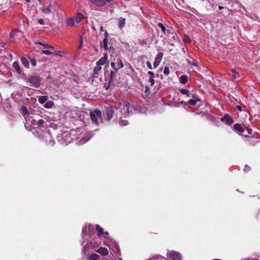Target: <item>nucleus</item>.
<instances>
[{"mask_svg": "<svg viewBox=\"0 0 260 260\" xmlns=\"http://www.w3.org/2000/svg\"><path fill=\"white\" fill-rule=\"evenodd\" d=\"M28 82L30 84V86L37 88L40 85L41 79L39 76H31L28 79Z\"/></svg>", "mask_w": 260, "mask_h": 260, "instance_id": "6", "label": "nucleus"}, {"mask_svg": "<svg viewBox=\"0 0 260 260\" xmlns=\"http://www.w3.org/2000/svg\"><path fill=\"white\" fill-rule=\"evenodd\" d=\"M111 241L112 243H114L115 242V241H113L112 239L111 240Z\"/></svg>", "mask_w": 260, "mask_h": 260, "instance_id": "56", "label": "nucleus"}, {"mask_svg": "<svg viewBox=\"0 0 260 260\" xmlns=\"http://www.w3.org/2000/svg\"><path fill=\"white\" fill-rule=\"evenodd\" d=\"M50 49V50H42V53H44L46 55H50V54H53L55 55H59V53H60V51H52Z\"/></svg>", "mask_w": 260, "mask_h": 260, "instance_id": "21", "label": "nucleus"}, {"mask_svg": "<svg viewBox=\"0 0 260 260\" xmlns=\"http://www.w3.org/2000/svg\"><path fill=\"white\" fill-rule=\"evenodd\" d=\"M221 120L228 125H231L234 120L232 117L229 114H225L223 117L221 118Z\"/></svg>", "mask_w": 260, "mask_h": 260, "instance_id": "15", "label": "nucleus"}, {"mask_svg": "<svg viewBox=\"0 0 260 260\" xmlns=\"http://www.w3.org/2000/svg\"><path fill=\"white\" fill-rule=\"evenodd\" d=\"M167 255L173 260H181L182 257L180 253L173 250L168 252Z\"/></svg>", "mask_w": 260, "mask_h": 260, "instance_id": "11", "label": "nucleus"}, {"mask_svg": "<svg viewBox=\"0 0 260 260\" xmlns=\"http://www.w3.org/2000/svg\"><path fill=\"white\" fill-rule=\"evenodd\" d=\"M117 71L118 70H114L111 71L110 75V82H112V81L115 78Z\"/></svg>", "mask_w": 260, "mask_h": 260, "instance_id": "33", "label": "nucleus"}, {"mask_svg": "<svg viewBox=\"0 0 260 260\" xmlns=\"http://www.w3.org/2000/svg\"><path fill=\"white\" fill-rule=\"evenodd\" d=\"M180 91L182 94L186 95L188 97L190 96L189 91L186 89L181 88L180 89Z\"/></svg>", "mask_w": 260, "mask_h": 260, "instance_id": "34", "label": "nucleus"}, {"mask_svg": "<svg viewBox=\"0 0 260 260\" xmlns=\"http://www.w3.org/2000/svg\"><path fill=\"white\" fill-rule=\"evenodd\" d=\"M149 91H150L149 88L147 86L145 87V92L147 93V92H149Z\"/></svg>", "mask_w": 260, "mask_h": 260, "instance_id": "50", "label": "nucleus"}, {"mask_svg": "<svg viewBox=\"0 0 260 260\" xmlns=\"http://www.w3.org/2000/svg\"><path fill=\"white\" fill-rule=\"evenodd\" d=\"M26 1L27 2H30V0H26Z\"/></svg>", "mask_w": 260, "mask_h": 260, "instance_id": "57", "label": "nucleus"}, {"mask_svg": "<svg viewBox=\"0 0 260 260\" xmlns=\"http://www.w3.org/2000/svg\"><path fill=\"white\" fill-rule=\"evenodd\" d=\"M54 105V102L52 101H46L44 104V107L46 108H51Z\"/></svg>", "mask_w": 260, "mask_h": 260, "instance_id": "32", "label": "nucleus"}, {"mask_svg": "<svg viewBox=\"0 0 260 260\" xmlns=\"http://www.w3.org/2000/svg\"><path fill=\"white\" fill-rule=\"evenodd\" d=\"M116 62L115 61H112L111 63V67L114 70H116V68H117V66H116Z\"/></svg>", "mask_w": 260, "mask_h": 260, "instance_id": "43", "label": "nucleus"}, {"mask_svg": "<svg viewBox=\"0 0 260 260\" xmlns=\"http://www.w3.org/2000/svg\"><path fill=\"white\" fill-rule=\"evenodd\" d=\"M118 109L120 112L123 115V117H126L130 114H133V110L140 112L141 113H145V111L139 109L138 107L135 106L134 104L128 102H126L124 104H120Z\"/></svg>", "mask_w": 260, "mask_h": 260, "instance_id": "1", "label": "nucleus"}, {"mask_svg": "<svg viewBox=\"0 0 260 260\" xmlns=\"http://www.w3.org/2000/svg\"><path fill=\"white\" fill-rule=\"evenodd\" d=\"M146 65L149 69H150V70L152 69V64L149 61H148L146 62Z\"/></svg>", "mask_w": 260, "mask_h": 260, "instance_id": "45", "label": "nucleus"}, {"mask_svg": "<svg viewBox=\"0 0 260 260\" xmlns=\"http://www.w3.org/2000/svg\"><path fill=\"white\" fill-rule=\"evenodd\" d=\"M158 26L160 28L162 32L165 35H168L170 33V30L169 29H166V27L164 25V24L161 23H158Z\"/></svg>", "mask_w": 260, "mask_h": 260, "instance_id": "22", "label": "nucleus"}, {"mask_svg": "<svg viewBox=\"0 0 260 260\" xmlns=\"http://www.w3.org/2000/svg\"><path fill=\"white\" fill-rule=\"evenodd\" d=\"M250 167H249L247 165H245L243 170L245 172H247L250 170Z\"/></svg>", "mask_w": 260, "mask_h": 260, "instance_id": "46", "label": "nucleus"}, {"mask_svg": "<svg viewBox=\"0 0 260 260\" xmlns=\"http://www.w3.org/2000/svg\"><path fill=\"white\" fill-rule=\"evenodd\" d=\"M125 24V19L123 18L120 17L118 19V26L119 28H123Z\"/></svg>", "mask_w": 260, "mask_h": 260, "instance_id": "28", "label": "nucleus"}, {"mask_svg": "<svg viewBox=\"0 0 260 260\" xmlns=\"http://www.w3.org/2000/svg\"><path fill=\"white\" fill-rule=\"evenodd\" d=\"M12 66L18 73H21V71L20 69V67L17 62H14L13 63Z\"/></svg>", "mask_w": 260, "mask_h": 260, "instance_id": "30", "label": "nucleus"}, {"mask_svg": "<svg viewBox=\"0 0 260 260\" xmlns=\"http://www.w3.org/2000/svg\"><path fill=\"white\" fill-rule=\"evenodd\" d=\"M21 61L22 64L26 68H29V61L28 60L24 57H22L21 58Z\"/></svg>", "mask_w": 260, "mask_h": 260, "instance_id": "29", "label": "nucleus"}, {"mask_svg": "<svg viewBox=\"0 0 260 260\" xmlns=\"http://www.w3.org/2000/svg\"><path fill=\"white\" fill-rule=\"evenodd\" d=\"M234 129L239 134H242L244 132V128L239 123H236L233 126Z\"/></svg>", "mask_w": 260, "mask_h": 260, "instance_id": "17", "label": "nucleus"}, {"mask_svg": "<svg viewBox=\"0 0 260 260\" xmlns=\"http://www.w3.org/2000/svg\"><path fill=\"white\" fill-rule=\"evenodd\" d=\"M48 98L47 96H41L39 98L38 101L40 103L43 104L46 103V102L47 101Z\"/></svg>", "mask_w": 260, "mask_h": 260, "instance_id": "35", "label": "nucleus"}, {"mask_svg": "<svg viewBox=\"0 0 260 260\" xmlns=\"http://www.w3.org/2000/svg\"><path fill=\"white\" fill-rule=\"evenodd\" d=\"M82 45H83V39H82V37L81 36H80V44L78 46V49H80L82 47Z\"/></svg>", "mask_w": 260, "mask_h": 260, "instance_id": "42", "label": "nucleus"}, {"mask_svg": "<svg viewBox=\"0 0 260 260\" xmlns=\"http://www.w3.org/2000/svg\"><path fill=\"white\" fill-rule=\"evenodd\" d=\"M180 82L185 84L187 81V77L186 75H182L179 79Z\"/></svg>", "mask_w": 260, "mask_h": 260, "instance_id": "36", "label": "nucleus"}, {"mask_svg": "<svg viewBox=\"0 0 260 260\" xmlns=\"http://www.w3.org/2000/svg\"><path fill=\"white\" fill-rule=\"evenodd\" d=\"M48 122L47 120H45L44 119H39L37 121V124L39 127H45L48 126L47 123Z\"/></svg>", "mask_w": 260, "mask_h": 260, "instance_id": "23", "label": "nucleus"}, {"mask_svg": "<svg viewBox=\"0 0 260 260\" xmlns=\"http://www.w3.org/2000/svg\"><path fill=\"white\" fill-rule=\"evenodd\" d=\"M83 18V15L81 13H78L75 17V21L79 23Z\"/></svg>", "mask_w": 260, "mask_h": 260, "instance_id": "37", "label": "nucleus"}, {"mask_svg": "<svg viewBox=\"0 0 260 260\" xmlns=\"http://www.w3.org/2000/svg\"><path fill=\"white\" fill-rule=\"evenodd\" d=\"M106 113L107 116V119L109 121L112 118L113 115V110H112V108L107 107L106 108Z\"/></svg>", "mask_w": 260, "mask_h": 260, "instance_id": "19", "label": "nucleus"}, {"mask_svg": "<svg viewBox=\"0 0 260 260\" xmlns=\"http://www.w3.org/2000/svg\"><path fill=\"white\" fill-rule=\"evenodd\" d=\"M120 125L125 126L128 124V121L125 119H122V117H120Z\"/></svg>", "mask_w": 260, "mask_h": 260, "instance_id": "40", "label": "nucleus"}, {"mask_svg": "<svg viewBox=\"0 0 260 260\" xmlns=\"http://www.w3.org/2000/svg\"><path fill=\"white\" fill-rule=\"evenodd\" d=\"M149 82L151 83V85L153 86L154 84V81L153 78L149 77L148 79Z\"/></svg>", "mask_w": 260, "mask_h": 260, "instance_id": "44", "label": "nucleus"}, {"mask_svg": "<svg viewBox=\"0 0 260 260\" xmlns=\"http://www.w3.org/2000/svg\"><path fill=\"white\" fill-rule=\"evenodd\" d=\"M98 246L99 244L97 243H93L90 240L87 241L86 245L83 247V253L85 254L90 249H93L94 248H96Z\"/></svg>", "mask_w": 260, "mask_h": 260, "instance_id": "7", "label": "nucleus"}, {"mask_svg": "<svg viewBox=\"0 0 260 260\" xmlns=\"http://www.w3.org/2000/svg\"><path fill=\"white\" fill-rule=\"evenodd\" d=\"M192 65L194 66H197V64L196 63H192Z\"/></svg>", "mask_w": 260, "mask_h": 260, "instance_id": "55", "label": "nucleus"}, {"mask_svg": "<svg viewBox=\"0 0 260 260\" xmlns=\"http://www.w3.org/2000/svg\"><path fill=\"white\" fill-rule=\"evenodd\" d=\"M114 61H116V63H117L116 70H119L123 67L124 65L121 58H118L117 60L114 59Z\"/></svg>", "mask_w": 260, "mask_h": 260, "instance_id": "25", "label": "nucleus"}, {"mask_svg": "<svg viewBox=\"0 0 260 260\" xmlns=\"http://www.w3.org/2000/svg\"><path fill=\"white\" fill-rule=\"evenodd\" d=\"M108 39V32L105 31V38L103 39V42L101 43V47H103L105 50H113V47L111 45H109Z\"/></svg>", "mask_w": 260, "mask_h": 260, "instance_id": "9", "label": "nucleus"}, {"mask_svg": "<svg viewBox=\"0 0 260 260\" xmlns=\"http://www.w3.org/2000/svg\"><path fill=\"white\" fill-rule=\"evenodd\" d=\"M42 139L46 142V144L51 146H53L55 143L51 134L48 132L44 133Z\"/></svg>", "mask_w": 260, "mask_h": 260, "instance_id": "8", "label": "nucleus"}, {"mask_svg": "<svg viewBox=\"0 0 260 260\" xmlns=\"http://www.w3.org/2000/svg\"><path fill=\"white\" fill-rule=\"evenodd\" d=\"M36 43L40 44L41 45H42L45 48H49V49H51L52 50H53V49H54V47L53 46H50L47 44L43 43L41 42H36Z\"/></svg>", "mask_w": 260, "mask_h": 260, "instance_id": "38", "label": "nucleus"}, {"mask_svg": "<svg viewBox=\"0 0 260 260\" xmlns=\"http://www.w3.org/2000/svg\"><path fill=\"white\" fill-rule=\"evenodd\" d=\"M102 69V67L99 66H96L93 69V77L95 78H97L98 77V75L99 72L101 71Z\"/></svg>", "mask_w": 260, "mask_h": 260, "instance_id": "24", "label": "nucleus"}, {"mask_svg": "<svg viewBox=\"0 0 260 260\" xmlns=\"http://www.w3.org/2000/svg\"><path fill=\"white\" fill-rule=\"evenodd\" d=\"M119 260H122V259L121 258H119Z\"/></svg>", "mask_w": 260, "mask_h": 260, "instance_id": "59", "label": "nucleus"}, {"mask_svg": "<svg viewBox=\"0 0 260 260\" xmlns=\"http://www.w3.org/2000/svg\"><path fill=\"white\" fill-rule=\"evenodd\" d=\"M148 74L150 76L149 77L154 78V74L152 71H148Z\"/></svg>", "mask_w": 260, "mask_h": 260, "instance_id": "49", "label": "nucleus"}, {"mask_svg": "<svg viewBox=\"0 0 260 260\" xmlns=\"http://www.w3.org/2000/svg\"><path fill=\"white\" fill-rule=\"evenodd\" d=\"M85 134L84 133H82L81 134L79 138L80 140L78 142L79 145L84 144L91 138V136H89V134H87L86 137H85Z\"/></svg>", "mask_w": 260, "mask_h": 260, "instance_id": "14", "label": "nucleus"}, {"mask_svg": "<svg viewBox=\"0 0 260 260\" xmlns=\"http://www.w3.org/2000/svg\"><path fill=\"white\" fill-rule=\"evenodd\" d=\"M84 230H86V227L82 229V234H83Z\"/></svg>", "mask_w": 260, "mask_h": 260, "instance_id": "52", "label": "nucleus"}, {"mask_svg": "<svg viewBox=\"0 0 260 260\" xmlns=\"http://www.w3.org/2000/svg\"><path fill=\"white\" fill-rule=\"evenodd\" d=\"M67 23L69 26H73L75 24V20L73 18H69L67 20Z\"/></svg>", "mask_w": 260, "mask_h": 260, "instance_id": "39", "label": "nucleus"}, {"mask_svg": "<svg viewBox=\"0 0 260 260\" xmlns=\"http://www.w3.org/2000/svg\"><path fill=\"white\" fill-rule=\"evenodd\" d=\"M90 117L92 122L96 125H98L103 122L102 112L99 110L95 109L91 111Z\"/></svg>", "mask_w": 260, "mask_h": 260, "instance_id": "2", "label": "nucleus"}, {"mask_svg": "<svg viewBox=\"0 0 260 260\" xmlns=\"http://www.w3.org/2000/svg\"><path fill=\"white\" fill-rule=\"evenodd\" d=\"M231 76V80L233 81L240 80L242 78V77L235 70L232 69L229 73Z\"/></svg>", "mask_w": 260, "mask_h": 260, "instance_id": "12", "label": "nucleus"}, {"mask_svg": "<svg viewBox=\"0 0 260 260\" xmlns=\"http://www.w3.org/2000/svg\"><path fill=\"white\" fill-rule=\"evenodd\" d=\"M21 111L27 122L29 123L30 122L32 124H36L37 121L32 119L31 117L29 116V112L25 107L22 106Z\"/></svg>", "mask_w": 260, "mask_h": 260, "instance_id": "5", "label": "nucleus"}, {"mask_svg": "<svg viewBox=\"0 0 260 260\" xmlns=\"http://www.w3.org/2000/svg\"><path fill=\"white\" fill-rule=\"evenodd\" d=\"M96 231L98 232V234L99 236L103 235L104 238L106 239L104 241V244L108 246L112 251H114L113 248L111 247V245L109 243L110 238L109 237L108 232H106L104 233L103 229L98 224L96 225Z\"/></svg>", "mask_w": 260, "mask_h": 260, "instance_id": "4", "label": "nucleus"}, {"mask_svg": "<svg viewBox=\"0 0 260 260\" xmlns=\"http://www.w3.org/2000/svg\"><path fill=\"white\" fill-rule=\"evenodd\" d=\"M38 22L41 25H44L45 24L44 20L41 18L38 19Z\"/></svg>", "mask_w": 260, "mask_h": 260, "instance_id": "48", "label": "nucleus"}, {"mask_svg": "<svg viewBox=\"0 0 260 260\" xmlns=\"http://www.w3.org/2000/svg\"><path fill=\"white\" fill-rule=\"evenodd\" d=\"M113 0H89L92 4L98 7H103L108 3L111 2Z\"/></svg>", "mask_w": 260, "mask_h": 260, "instance_id": "10", "label": "nucleus"}, {"mask_svg": "<svg viewBox=\"0 0 260 260\" xmlns=\"http://www.w3.org/2000/svg\"><path fill=\"white\" fill-rule=\"evenodd\" d=\"M57 139L60 144L67 145L71 143L73 138L71 137V134L66 131L57 136Z\"/></svg>", "mask_w": 260, "mask_h": 260, "instance_id": "3", "label": "nucleus"}, {"mask_svg": "<svg viewBox=\"0 0 260 260\" xmlns=\"http://www.w3.org/2000/svg\"><path fill=\"white\" fill-rule=\"evenodd\" d=\"M223 9V7H221V6H219V10H221V9Z\"/></svg>", "mask_w": 260, "mask_h": 260, "instance_id": "53", "label": "nucleus"}, {"mask_svg": "<svg viewBox=\"0 0 260 260\" xmlns=\"http://www.w3.org/2000/svg\"><path fill=\"white\" fill-rule=\"evenodd\" d=\"M22 33L21 31L17 29L13 30L10 34V38L9 39V40L10 41H13L14 40V37L15 36H16V37H20L21 36H22Z\"/></svg>", "mask_w": 260, "mask_h": 260, "instance_id": "16", "label": "nucleus"}, {"mask_svg": "<svg viewBox=\"0 0 260 260\" xmlns=\"http://www.w3.org/2000/svg\"><path fill=\"white\" fill-rule=\"evenodd\" d=\"M236 108H237V109L238 110H239V111H242V108H241V107H240V106H236Z\"/></svg>", "mask_w": 260, "mask_h": 260, "instance_id": "51", "label": "nucleus"}, {"mask_svg": "<svg viewBox=\"0 0 260 260\" xmlns=\"http://www.w3.org/2000/svg\"><path fill=\"white\" fill-rule=\"evenodd\" d=\"M88 260H100V256L96 253H93L89 256Z\"/></svg>", "mask_w": 260, "mask_h": 260, "instance_id": "31", "label": "nucleus"}, {"mask_svg": "<svg viewBox=\"0 0 260 260\" xmlns=\"http://www.w3.org/2000/svg\"><path fill=\"white\" fill-rule=\"evenodd\" d=\"M100 30H101V31H103V26H101V27Z\"/></svg>", "mask_w": 260, "mask_h": 260, "instance_id": "54", "label": "nucleus"}, {"mask_svg": "<svg viewBox=\"0 0 260 260\" xmlns=\"http://www.w3.org/2000/svg\"><path fill=\"white\" fill-rule=\"evenodd\" d=\"M192 99H190L188 101V104L190 105H191V106H194L197 103V101H199V100L198 99V98L196 96L194 95V94L192 95Z\"/></svg>", "mask_w": 260, "mask_h": 260, "instance_id": "27", "label": "nucleus"}, {"mask_svg": "<svg viewBox=\"0 0 260 260\" xmlns=\"http://www.w3.org/2000/svg\"><path fill=\"white\" fill-rule=\"evenodd\" d=\"M51 6H52L51 5L49 6H43L42 9V11L43 13L45 14H50L51 12V8H50V7Z\"/></svg>", "mask_w": 260, "mask_h": 260, "instance_id": "26", "label": "nucleus"}, {"mask_svg": "<svg viewBox=\"0 0 260 260\" xmlns=\"http://www.w3.org/2000/svg\"><path fill=\"white\" fill-rule=\"evenodd\" d=\"M81 245H83V242H81Z\"/></svg>", "mask_w": 260, "mask_h": 260, "instance_id": "58", "label": "nucleus"}, {"mask_svg": "<svg viewBox=\"0 0 260 260\" xmlns=\"http://www.w3.org/2000/svg\"><path fill=\"white\" fill-rule=\"evenodd\" d=\"M108 59V56L107 54H106L103 57H102L99 60H98L96 63V65L101 67L102 66L104 65L106 63V61Z\"/></svg>", "mask_w": 260, "mask_h": 260, "instance_id": "18", "label": "nucleus"}, {"mask_svg": "<svg viewBox=\"0 0 260 260\" xmlns=\"http://www.w3.org/2000/svg\"><path fill=\"white\" fill-rule=\"evenodd\" d=\"M31 64L33 67H35L37 64V61L35 59H32L31 60Z\"/></svg>", "mask_w": 260, "mask_h": 260, "instance_id": "47", "label": "nucleus"}, {"mask_svg": "<svg viewBox=\"0 0 260 260\" xmlns=\"http://www.w3.org/2000/svg\"><path fill=\"white\" fill-rule=\"evenodd\" d=\"M163 57V53L161 52L158 53L156 56L155 57V60L153 63V68L156 69L158 67Z\"/></svg>", "mask_w": 260, "mask_h": 260, "instance_id": "13", "label": "nucleus"}, {"mask_svg": "<svg viewBox=\"0 0 260 260\" xmlns=\"http://www.w3.org/2000/svg\"><path fill=\"white\" fill-rule=\"evenodd\" d=\"M170 73V69L168 67H165L164 70V75L168 76Z\"/></svg>", "mask_w": 260, "mask_h": 260, "instance_id": "41", "label": "nucleus"}, {"mask_svg": "<svg viewBox=\"0 0 260 260\" xmlns=\"http://www.w3.org/2000/svg\"><path fill=\"white\" fill-rule=\"evenodd\" d=\"M96 252L101 254L103 256L107 255L109 253L108 249L105 247H101L95 251Z\"/></svg>", "mask_w": 260, "mask_h": 260, "instance_id": "20", "label": "nucleus"}]
</instances>
